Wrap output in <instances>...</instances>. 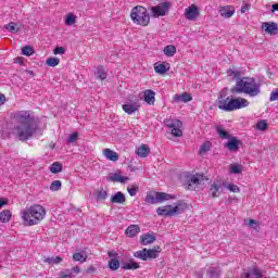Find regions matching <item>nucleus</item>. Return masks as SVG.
I'll use <instances>...</instances> for the list:
<instances>
[{"label": "nucleus", "instance_id": "f257e3e1", "mask_svg": "<svg viewBox=\"0 0 278 278\" xmlns=\"http://www.w3.org/2000/svg\"><path fill=\"white\" fill-rule=\"evenodd\" d=\"M14 119L17 125L14 126V134L21 140V142H27L30 138H34L35 134H38V119L29 113V111H17L14 114Z\"/></svg>", "mask_w": 278, "mask_h": 278}, {"label": "nucleus", "instance_id": "f03ea898", "mask_svg": "<svg viewBox=\"0 0 278 278\" xmlns=\"http://www.w3.org/2000/svg\"><path fill=\"white\" fill-rule=\"evenodd\" d=\"M231 94H249L257 97L262 92V86L255 81L254 77H242L230 89Z\"/></svg>", "mask_w": 278, "mask_h": 278}, {"label": "nucleus", "instance_id": "7ed1b4c3", "mask_svg": "<svg viewBox=\"0 0 278 278\" xmlns=\"http://www.w3.org/2000/svg\"><path fill=\"white\" fill-rule=\"evenodd\" d=\"M21 216L25 227L39 225L47 216V210L40 204H34L21 211Z\"/></svg>", "mask_w": 278, "mask_h": 278}, {"label": "nucleus", "instance_id": "20e7f679", "mask_svg": "<svg viewBox=\"0 0 278 278\" xmlns=\"http://www.w3.org/2000/svg\"><path fill=\"white\" fill-rule=\"evenodd\" d=\"M217 106L224 112H233L236 110H242V108H249V100L244 98H225V94H219Z\"/></svg>", "mask_w": 278, "mask_h": 278}, {"label": "nucleus", "instance_id": "39448f33", "mask_svg": "<svg viewBox=\"0 0 278 278\" xmlns=\"http://www.w3.org/2000/svg\"><path fill=\"white\" fill-rule=\"evenodd\" d=\"M130 18L136 25H141V27H147L151 23V15H149L147 8L142 5L132 8Z\"/></svg>", "mask_w": 278, "mask_h": 278}, {"label": "nucleus", "instance_id": "423d86ee", "mask_svg": "<svg viewBox=\"0 0 278 278\" xmlns=\"http://www.w3.org/2000/svg\"><path fill=\"white\" fill-rule=\"evenodd\" d=\"M188 210V204L184 201H178L176 205H165L156 208V214L159 216H175L179 214H184Z\"/></svg>", "mask_w": 278, "mask_h": 278}, {"label": "nucleus", "instance_id": "0eeeda50", "mask_svg": "<svg viewBox=\"0 0 278 278\" xmlns=\"http://www.w3.org/2000/svg\"><path fill=\"white\" fill-rule=\"evenodd\" d=\"M162 252V248L160 245H155L153 249H147L143 248L142 250H139L134 253V257H137L138 260H142L143 262H147V260H157L160 257V253Z\"/></svg>", "mask_w": 278, "mask_h": 278}, {"label": "nucleus", "instance_id": "6e6552de", "mask_svg": "<svg viewBox=\"0 0 278 278\" xmlns=\"http://www.w3.org/2000/svg\"><path fill=\"white\" fill-rule=\"evenodd\" d=\"M164 123L175 138H181V136H184V131L181 130V127H184V123L181 121L165 119Z\"/></svg>", "mask_w": 278, "mask_h": 278}, {"label": "nucleus", "instance_id": "1a4fd4ad", "mask_svg": "<svg viewBox=\"0 0 278 278\" xmlns=\"http://www.w3.org/2000/svg\"><path fill=\"white\" fill-rule=\"evenodd\" d=\"M205 181H207V177H205V175H203V174L191 175L188 180L187 189L195 190L197 187H194V186H203V184H205Z\"/></svg>", "mask_w": 278, "mask_h": 278}, {"label": "nucleus", "instance_id": "9d476101", "mask_svg": "<svg viewBox=\"0 0 278 278\" xmlns=\"http://www.w3.org/2000/svg\"><path fill=\"white\" fill-rule=\"evenodd\" d=\"M168 10H170V2H162L159 5L151 8L154 17L166 16Z\"/></svg>", "mask_w": 278, "mask_h": 278}, {"label": "nucleus", "instance_id": "9b49d317", "mask_svg": "<svg viewBox=\"0 0 278 278\" xmlns=\"http://www.w3.org/2000/svg\"><path fill=\"white\" fill-rule=\"evenodd\" d=\"M224 147L228 149V151L236 153L240 151V147H242V141L236 137L230 136V138L228 139V142H226Z\"/></svg>", "mask_w": 278, "mask_h": 278}, {"label": "nucleus", "instance_id": "f8f14e48", "mask_svg": "<svg viewBox=\"0 0 278 278\" xmlns=\"http://www.w3.org/2000/svg\"><path fill=\"white\" fill-rule=\"evenodd\" d=\"M185 16L188 21H194V18L199 16V8L191 4L188 9H186Z\"/></svg>", "mask_w": 278, "mask_h": 278}, {"label": "nucleus", "instance_id": "ddd939ff", "mask_svg": "<svg viewBox=\"0 0 278 278\" xmlns=\"http://www.w3.org/2000/svg\"><path fill=\"white\" fill-rule=\"evenodd\" d=\"M211 197L212 199H216L220 197V193L223 192V185L220 182H213L210 188Z\"/></svg>", "mask_w": 278, "mask_h": 278}, {"label": "nucleus", "instance_id": "4468645a", "mask_svg": "<svg viewBox=\"0 0 278 278\" xmlns=\"http://www.w3.org/2000/svg\"><path fill=\"white\" fill-rule=\"evenodd\" d=\"M263 27H265L266 34H270V36H277L278 33V24L275 22H265L263 23Z\"/></svg>", "mask_w": 278, "mask_h": 278}, {"label": "nucleus", "instance_id": "2eb2a0df", "mask_svg": "<svg viewBox=\"0 0 278 278\" xmlns=\"http://www.w3.org/2000/svg\"><path fill=\"white\" fill-rule=\"evenodd\" d=\"M111 203H115L117 205H123L125 201H127V198L125 197V193L122 191H117L115 194L111 197Z\"/></svg>", "mask_w": 278, "mask_h": 278}, {"label": "nucleus", "instance_id": "dca6fc26", "mask_svg": "<svg viewBox=\"0 0 278 278\" xmlns=\"http://www.w3.org/2000/svg\"><path fill=\"white\" fill-rule=\"evenodd\" d=\"M143 100L146 101V103H148V105H154L155 104V91H153L151 89H147L143 92Z\"/></svg>", "mask_w": 278, "mask_h": 278}, {"label": "nucleus", "instance_id": "f3484780", "mask_svg": "<svg viewBox=\"0 0 278 278\" xmlns=\"http://www.w3.org/2000/svg\"><path fill=\"white\" fill-rule=\"evenodd\" d=\"M122 108L124 112H126V114H134L135 112H138V110H140V104L138 102L126 103L123 104Z\"/></svg>", "mask_w": 278, "mask_h": 278}, {"label": "nucleus", "instance_id": "a211bd4d", "mask_svg": "<svg viewBox=\"0 0 278 278\" xmlns=\"http://www.w3.org/2000/svg\"><path fill=\"white\" fill-rule=\"evenodd\" d=\"M135 153L139 157H149L151 154V148H149L147 144H141L139 148H137Z\"/></svg>", "mask_w": 278, "mask_h": 278}, {"label": "nucleus", "instance_id": "6ab92c4d", "mask_svg": "<svg viewBox=\"0 0 278 278\" xmlns=\"http://www.w3.org/2000/svg\"><path fill=\"white\" fill-rule=\"evenodd\" d=\"M192 100V96L188 92H184L181 94H175L174 101L176 103H189Z\"/></svg>", "mask_w": 278, "mask_h": 278}, {"label": "nucleus", "instance_id": "aec40b11", "mask_svg": "<svg viewBox=\"0 0 278 278\" xmlns=\"http://www.w3.org/2000/svg\"><path fill=\"white\" fill-rule=\"evenodd\" d=\"M177 199V195L166 193V192H156V201L159 203H164V201H170Z\"/></svg>", "mask_w": 278, "mask_h": 278}, {"label": "nucleus", "instance_id": "412c9836", "mask_svg": "<svg viewBox=\"0 0 278 278\" xmlns=\"http://www.w3.org/2000/svg\"><path fill=\"white\" fill-rule=\"evenodd\" d=\"M125 233L128 238H136L138 233H140V226L139 225H130L125 230Z\"/></svg>", "mask_w": 278, "mask_h": 278}, {"label": "nucleus", "instance_id": "4be33fe9", "mask_svg": "<svg viewBox=\"0 0 278 278\" xmlns=\"http://www.w3.org/2000/svg\"><path fill=\"white\" fill-rule=\"evenodd\" d=\"M264 275H262V270L257 267H253L248 273H245L242 278H263Z\"/></svg>", "mask_w": 278, "mask_h": 278}, {"label": "nucleus", "instance_id": "5701e85b", "mask_svg": "<svg viewBox=\"0 0 278 278\" xmlns=\"http://www.w3.org/2000/svg\"><path fill=\"white\" fill-rule=\"evenodd\" d=\"M156 240L157 239L155 238V236L151 233H146L140 237V244H142L143 247H147L149 244H153V242H155Z\"/></svg>", "mask_w": 278, "mask_h": 278}, {"label": "nucleus", "instance_id": "b1692460", "mask_svg": "<svg viewBox=\"0 0 278 278\" xmlns=\"http://www.w3.org/2000/svg\"><path fill=\"white\" fill-rule=\"evenodd\" d=\"M227 76L228 77H231V80L232 81H236V84H238V80L239 79H242L241 77H242V74L239 72V70L238 68H236V67H232V68H229V70H227Z\"/></svg>", "mask_w": 278, "mask_h": 278}, {"label": "nucleus", "instance_id": "393cba45", "mask_svg": "<svg viewBox=\"0 0 278 278\" xmlns=\"http://www.w3.org/2000/svg\"><path fill=\"white\" fill-rule=\"evenodd\" d=\"M123 270H138L140 268V264L136 263L134 258H130L128 263H122Z\"/></svg>", "mask_w": 278, "mask_h": 278}, {"label": "nucleus", "instance_id": "a878e982", "mask_svg": "<svg viewBox=\"0 0 278 278\" xmlns=\"http://www.w3.org/2000/svg\"><path fill=\"white\" fill-rule=\"evenodd\" d=\"M94 75L97 76V79H108V72L105 71V67L103 65H99L96 68Z\"/></svg>", "mask_w": 278, "mask_h": 278}, {"label": "nucleus", "instance_id": "bb28decb", "mask_svg": "<svg viewBox=\"0 0 278 278\" xmlns=\"http://www.w3.org/2000/svg\"><path fill=\"white\" fill-rule=\"evenodd\" d=\"M103 153L106 160H110L111 162H118V153L112 151L111 149H104Z\"/></svg>", "mask_w": 278, "mask_h": 278}, {"label": "nucleus", "instance_id": "cd10ccee", "mask_svg": "<svg viewBox=\"0 0 278 278\" xmlns=\"http://www.w3.org/2000/svg\"><path fill=\"white\" fill-rule=\"evenodd\" d=\"M108 181H117L119 184H125V181H129V177L122 176L121 174L115 173L113 176H110L108 178Z\"/></svg>", "mask_w": 278, "mask_h": 278}, {"label": "nucleus", "instance_id": "c85d7f7f", "mask_svg": "<svg viewBox=\"0 0 278 278\" xmlns=\"http://www.w3.org/2000/svg\"><path fill=\"white\" fill-rule=\"evenodd\" d=\"M215 129L217 131L218 137L222 138V140H229V138H231V135L227 132V130H225L223 126H216Z\"/></svg>", "mask_w": 278, "mask_h": 278}, {"label": "nucleus", "instance_id": "c756f323", "mask_svg": "<svg viewBox=\"0 0 278 278\" xmlns=\"http://www.w3.org/2000/svg\"><path fill=\"white\" fill-rule=\"evenodd\" d=\"M3 28L7 29V31H10V34H18V31H21V27L16 26V23L14 22L4 25Z\"/></svg>", "mask_w": 278, "mask_h": 278}, {"label": "nucleus", "instance_id": "7c9ffc66", "mask_svg": "<svg viewBox=\"0 0 278 278\" xmlns=\"http://www.w3.org/2000/svg\"><path fill=\"white\" fill-rule=\"evenodd\" d=\"M12 218V212L10 210H4L0 212V223H10Z\"/></svg>", "mask_w": 278, "mask_h": 278}, {"label": "nucleus", "instance_id": "2f4dec72", "mask_svg": "<svg viewBox=\"0 0 278 278\" xmlns=\"http://www.w3.org/2000/svg\"><path fill=\"white\" fill-rule=\"evenodd\" d=\"M63 168H64V166L62 165V163L54 162L50 166V173H52L53 175H58V173H62Z\"/></svg>", "mask_w": 278, "mask_h": 278}, {"label": "nucleus", "instance_id": "473e14b6", "mask_svg": "<svg viewBox=\"0 0 278 278\" xmlns=\"http://www.w3.org/2000/svg\"><path fill=\"white\" fill-rule=\"evenodd\" d=\"M94 197L97 201H105V199H108V191L103 189H97Z\"/></svg>", "mask_w": 278, "mask_h": 278}, {"label": "nucleus", "instance_id": "72a5a7b5", "mask_svg": "<svg viewBox=\"0 0 278 278\" xmlns=\"http://www.w3.org/2000/svg\"><path fill=\"white\" fill-rule=\"evenodd\" d=\"M163 53H165V55H167V58H173V55H175L177 53V48L173 45L166 46L163 49Z\"/></svg>", "mask_w": 278, "mask_h": 278}, {"label": "nucleus", "instance_id": "f704fd0d", "mask_svg": "<svg viewBox=\"0 0 278 278\" xmlns=\"http://www.w3.org/2000/svg\"><path fill=\"white\" fill-rule=\"evenodd\" d=\"M109 268L111 270H118L121 268V261L118 258H110Z\"/></svg>", "mask_w": 278, "mask_h": 278}, {"label": "nucleus", "instance_id": "c9c22d12", "mask_svg": "<svg viewBox=\"0 0 278 278\" xmlns=\"http://www.w3.org/2000/svg\"><path fill=\"white\" fill-rule=\"evenodd\" d=\"M219 14L220 16H223L224 18H231L232 14H236V11L233 10H229L227 8H222L219 10Z\"/></svg>", "mask_w": 278, "mask_h": 278}, {"label": "nucleus", "instance_id": "e433bc0d", "mask_svg": "<svg viewBox=\"0 0 278 278\" xmlns=\"http://www.w3.org/2000/svg\"><path fill=\"white\" fill-rule=\"evenodd\" d=\"M169 68L170 67H166L165 64H159V65L154 66V71L159 75H165V73H168Z\"/></svg>", "mask_w": 278, "mask_h": 278}, {"label": "nucleus", "instance_id": "4c0bfd02", "mask_svg": "<svg viewBox=\"0 0 278 278\" xmlns=\"http://www.w3.org/2000/svg\"><path fill=\"white\" fill-rule=\"evenodd\" d=\"M43 262H46V264H51V265L60 264L62 262V257L61 256H55V257L47 256V257L43 258Z\"/></svg>", "mask_w": 278, "mask_h": 278}, {"label": "nucleus", "instance_id": "58836bf2", "mask_svg": "<svg viewBox=\"0 0 278 278\" xmlns=\"http://www.w3.org/2000/svg\"><path fill=\"white\" fill-rule=\"evenodd\" d=\"M207 275L210 278H219L220 277V270H218L215 267H211L207 270Z\"/></svg>", "mask_w": 278, "mask_h": 278}, {"label": "nucleus", "instance_id": "ea45409f", "mask_svg": "<svg viewBox=\"0 0 278 278\" xmlns=\"http://www.w3.org/2000/svg\"><path fill=\"white\" fill-rule=\"evenodd\" d=\"M50 190L52 192H58V190H62V181L61 180H54L50 185Z\"/></svg>", "mask_w": 278, "mask_h": 278}, {"label": "nucleus", "instance_id": "a19ab883", "mask_svg": "<svg viewBox=\"0 0 278 278\" xmlns=\"http://www.w3.org/2000/svg\"><path fill=\"white\" fill-rule=\"evenodd\" d=\"M88 257L84 256V253L81 252H77L73 254V260L74 262H80L81 264H84V262H86Z\"/></svg>", "mask_w": 278, "mask_h": 278}, {"label": "nucleus", "instance_id": "79ce46f5", "mask_svg": "<svg viewBox=\"0 0 278 278\" xmlns=\"http://www.w3.org/2000/svg\"><path fill=\"white\" fill-rule=\"evenodd\" d=\"M256 129H258V131H266V129H268V123L266 119L258 121L256 124Z\"/></svg>", "mask_w": 278, "mask_h": 278}, {"label": "nucleus", "instance_id": "37998d69", "mask_svg": "<svg viewBox=\"0 0 278 278\" xmlns=\"http://www.w3.org/2000/svg\"><path fill=\"white\" fill-rule=\"evenodd\" d=\"M230 173L232 175H240L242 173V165L231 164L230 165Z\"/></svg>", "mask_w": 278, "mask_h": 278}, {"label": "nucleus", "instance_id": "c03bdc74", "mask_svg": "<svg viewBox=\"0 0 278 278\" xmlns=\"http://www.w3.org/2000/svg\"><path fill=\"white\" fill-rule=\"evenodd\" d=\"M146 203H149L150 205H155V203H159L157 201V193L153 194H148L146 197Z\"/></svg>", "mask_w": 278, "mask_h": 278}, {"label": "nucleus", "instance_id": "a18cd8bd", "mask_svg": "<svg viewBox=\"0 0 278 278\" xmlns=\"http://www.w3.org/2000/svg\"><path fill=\"white\" fill-rule=\"evenodd\" d=\"M79 140V132H73L67 138V144H75Z\"/></svg>", "mask_w": 278, "mask_h": 278}, {"label": "nucleus", "instance_id": "49530a36", "mask_svg": "<svg viewBox=\"0 0 278 278\" xmlns=\"http://www.w3.org/2000/svg\"><path fill=\"white\" fill-rule=\"evenodd\" d=\"M35 51L31 46H25L22 48V55H26L29 58V55H34Z\"/></svg>", "mask_w": 278, "mask_h": 278}, {"label": "nucleus", "instance_id": "de8ad7c7", "mask_svg": "<svg viewBox=\"0 0 278 278\" xmlns=\"http://www.w3.org/2000/svg\"><path fill=\"white\" fill-rule=\"evenodd\" d=\"M46 64L48 66L55 67V66H58V64H60V59H58V58H48L47 61H46Z\"/></svg>", "mask_w": 278, "mask_h": 278}, {"label": "nucleus", "instance_id": "09e8293b", "mask_svg": "<svg viewBox=\"0 0 278 278\" xmlns=\"http://www.w3.org/2000/svg\"><path fill=\"white\" fill-rule=\"evenodd\" d=\"M76 21L77 20L75 18V15L73 13H70L65 18V25H75Z\"/></svg>", "mask_w": 278, "mask_h": 278}, {"label": "nucleus", "instance_id": "8fccbe9b", "mask_svg": "<svg viewBox=\"0 0 278 278\" xmlns=\"http://www.w3.org/2000/svg\"><path fill=\"white\" fill-rule=\"evenodd\" d=\"M210 149H212V142L206 141L204 142L201 148H200V153H207V151H210Z\"/></svg>", "mask_w": 278, "mask_h": 278}, {"label": "nucleus", "instance_id": "3c124183", "mask_svg": "<svg viewBox=\"0 0 278 278\" xmlns=\"http://www.w3.org/2000/svg\"><path fill=\"white\" fill-rule=\"evenodd\" d=\"M138 190L139 187L137 185H132L131 187L127 188V192L131 195V197H136V194H138Z\"/></svg>", "mask_w": 278, "mask_h": 278}, {"label": "nucleus", "instance_id": "603ef678", "mask_svg": "<svg viewBox=\"0 0 278 278\" xmlns=\"http://www.w3.org/2000/svg\"><path fill=\"white\" fill-rule=\"evenodd\" d=\"M75 275H73V270L66 269L65 271H60V278H73Z\"/></svg>", "mask_w": 278, "mask_h": 278}, {"label": "nucleus", "instance_id": "864d4df0", "mask_svg": "<svg viewBox=\"0 0 278 278\" xmlns=\"http://www.w3.org/2000/svg\"><path fill=\"white\" fill-rule=\"evenodd\" d=\"M54 55H64V53H66V48L64 47H56L53 50Z\"/></svg>", "mask_w": 278, "mask_h": 278}, {"label": "nucleus", "instance_id": "5fc2aeb1", "mask_svg": "<svg viewBox=\"0 0 278 278\" xmlns=\"http://www.w3.org/2000/svg\"><path fill=\"white\" fill-rule=\"evenodd\" d=\"M226 188L230 192H240V187H238L237 185H233V184H229Z\"/></svg>", "mask_w": 278, "mask_h": 278}, {"label": "nucleus", "instance_id": "6e6d98bb", "mask_svg": "<svg viewBox=\"0 0 278 278\" xmlns=\"http://www.w3.org/2000/svg\"><path fill=\"white\" fill-rule=\"evenodd\" d=\"M269 101H278V90L271 91Z\"/></svg>", "mask_w": 278, "mask_h": 278}, {"label": "nucleus", "instance_id": "4d7b16f0", "mask_svg": "<svg viewBox=\"0 0 278 278\" xmlns=\"http://www.w3.org/2000/svg\"><path fill=\"white\" fill-rule=\"evenodd\" d=\"M108 255L110 257V260H116V257H118V254L116 253V251H109Z\"/></svg>", "mask_w": 278, "mask_h": 278}, {"label": "nucleus", "instance_id": "13d9d810", "mask_svg": "<svg viewBox=\"0 0 278 278\" xmlns=\"http://www.w3.org/2000/svg\"><path fill=\"white\" fill-rule=\"evenodd\" d=\"M249 10H251V4H243L241 7V14L249 12Z\"/></svg>", "mask_w": 278, "mask_h": 278}, {"label": "nucleus", "instance_id": "bf43d9fd", "mask_svg": "<svg viewBox=\"0 0 278 278\" xmlns=\"http://www.w3.org/2000/svg\"><path fill=\"white\" fill-rule=\"evenodd\" d=\"M97 271V268L94 266H89L87 269H86V274L87 275H92V273H96Z\"/></svg>", "mask_w": 278, "mask_h": 278}, {"label": "nucleus", "instance_id": "052dcab7", "mask_svg": "<svg viewBox=\"0 0 278 278\" xmlns=\"http://www.w3.org/2000/svg\"><path fill=\"white\" fill-rule=\"evenodd\" d=\"M70 270H72V275H73V273H74L75 275H79V273H81V268H79V266H75V267H73V268L70 269Z\"/></svg>", "mask_w": 278, "mask_h": 278}, {"label": "nucleus", "instance_id": "680f3d73", "mask_svg": "<svg viewBox=\"0 0 278 278\" xmlns=\"http://www.w3.org/2000/svg\"><path fill=\"white\" fill-rule=\"evenodd\" d=\"M14 63H15V64H21V65H23V58H22V56L15 58V59H14Z\"/></svg>", "mask_w": 278, "mask_h": 278}, {"label": "nucleus", "instance_id": "e2e57ef3", "mask_svg": "<svg viewBox=\"0 0 278 278\" xmlns=\"http://www.w3.org/2000/svg\"><path fill=\"white\" fill-rule=\"evenodd\" d=\"M3 205H8V200L1 198L0 199V210H1V207H3Z\"/></svg>", "mask_w": 278, "mask_h": 278}, {"label": "nucleus", "instance_id": "0e129e2a", "mask_svg": "<svg viewBox=\"0 0 278 278\" xmlns=\"http://www.w3.org/2000/svg\"><path fill=\"white\" fill-rule=\"evenodd\" d=\"M5 103V94L0 93V105H3Z\"/></svg>", "mask_w": 278, "mask_h": 278}, {"label": "nucleus", "instance_id": "69168bd1", "mask_svg": "<svg viewBox=\"0 0 278 278\" xmlns=\"http://www.w3.org/2000/svg\"><path fill=\"white\" fill-rule=\"evenodd\" d=\"M248 225H249V227H253V225H257V220L250 219Z\"/></svg>", "mask_w": 278, "mask_h": 278}, {"label": "nucleus", "instance_id": "338daca9", "mask_svg": "<svg viewBox=\"0 0 278 278\" xmlns=\"http://www.w3.org/2000/svg\"><path fill=\"white\" fill-rule=\"evenodd\" d=\"M271 12H278V2L271 5Z\"/></svg>", "mask_w": 278, "mask_h": 278}, {"label": "nucleus", "instance_id": "774afa93", "mask_svg": "<svg viewBox=\"0 0 278 278\" xmlns=\"http://www.w3.org/2000/svg\"><path fill=\"white\" fill-rule=\"evenodd\" d=\"M26 73H27L28 75H30V77H34V75H36V74L34 73V71H31V70H26Z\"/></svg>", "mask_w": 278, "mask_h": 278}]
</instances>
